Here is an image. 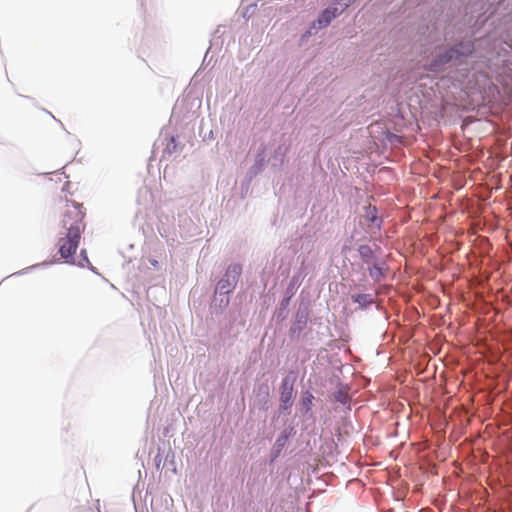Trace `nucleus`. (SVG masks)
<instances>
[{"instance_id":"nucleus-1","label":"nucleus","mask_w":512,"mask_h":512,"mask_svg":"<svg viewBox=\"0 0 512 512\" xmlns=\"http://www.w3.org/2000/svg\"><path fill=\"white\" fill-rule=\"evenodd\" d=\"M85 209L82 204L67 202L60 221L56 246L60 259L66 263H74V255L79 247L81 235L85 231Z\"/></svg>"},{"instance_id":"nucleus-2","label":"nucleus","mask_w":512,"mask_h":512,"mask_svg":"<svg viewBox=\"0 0 512 512\" xmlns=\"http://www.w3.org/2000/svg\"><path fill=\"white\" fill-rule=\"evenodd\" d=\"M474 50L473 43L462 42L455 47L450 48L445 53H438L436 59L429 65L432 71L439 70L444 64L452 60H460L462 57L470 55Z\"/></svg>"},{"instance_id":"nucleus-3","label":"nucleus","mask_w":512,"mask_h":512,"mask_svg":"<svg viewBox=\"0 0 512 512\" xmlns=\"http://www.w3.org/2000/svg\"><path fill=\"white\" fill-rule=\"evenodd\" d=\"M348 5V3L345 4L341 9L334 5L326 8L324 11H322L318 19L313 23L312 28L322 29L327 27L334 18L339 16L345 10V8L348 7Z\"/></svg>"},{"instance_id":"nucleus-4","label":"nucleus","mask_w":512,"mask_h":512,"mask_svg":"<svg viewBox=\"0 0 512 512\" xmlns=\"http://www.w3.org/2000/svg\"><path fill=\"white\" fill-rule=\"evenodd\" d=\"M242 273V267L239 264H232L227 268L225 277L229 279L234 285L237 284L239 277Z\"/></svg>"},{"instance_id":"nucleus-5","label":"nucleus","mask_w":512,"mask_h":512,"mask_svg":"<svg viewBox=\"0 0 512 512\" xmlns=\"http://www.w3.org/2000/svg\"><path fill=\"white\" fill-rule=\"evenodd\" d=\"M292 391V385H289L288 381L284 380L282 383L281 401L284 403L285 407L291 404Z\"/></svg>"},{"instance_id":"nucleus-6","label":"nucleus","mask_w":512,"mask_h":512,"mask_svg":"<svg viewBox=\"0 0 512 512\" xmlns=\"http://www.w3.org/2000/svg\"><path fill=\"white\" fill-rule=\"evenodd\" d=\"M236 285L226 277L218 282L217 289L224 294L230 293Z\"/></svg>"},{"instance_id":"nucleus-7","label":"nucleus","mask_w":512,"mask_h":512,"mask_svg":"<svg viewBox=\"0 0 512 512\" xmlns=\"http://www.w3.org/2000/svg\"><path fill=\"white\" fill-rule=\"evenodd\" d=\"M361 258L365 262H370L373 259L374 253L369 245H361L358 249Z\"/></svg>"},{"instance_id":"nucleus-8","label":"nucleus","mask_w":512,"mask_h":512,"mask_svg":"<svg viewBox=\"0 0 512 512\" xmlns=\"http://www.w3.org/2000/svg\"><path fill=\"white\" fill-rule=\"evenodd\" d=\"M370 276L376 280L381 279L384 276L383 268L379 264H374L369 268Z\"/></svg>"},{"instance_id":"nucleus-9","label":"nucleus","mask_w":512,"mask_h":512,"mask_svg":"<svg viewBox=\"0 0 512 512\" xmlns=\"http://www.w3.org/2000/svg\"><path fill=\"white\" fill-rule=\"evenodd\" d=\"M151 264L156 267L158 265V262L156 260L151 261Z\"/></svg>"}]
</instances>
